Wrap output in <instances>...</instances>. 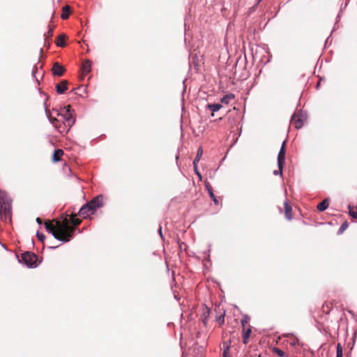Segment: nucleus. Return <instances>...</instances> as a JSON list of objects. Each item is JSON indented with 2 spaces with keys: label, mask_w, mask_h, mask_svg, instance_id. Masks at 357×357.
<instances>
[{
  "label": "nucleus",
  "mask_w": 357,
  "mask_h": 357,
  "mask_svg": "<svg viewBox=\"0 0 357 357\" xmlns=\"http://www.w3.org/2000/svg\"><path fill=\"white\" fill-rule=\"evenodd\" d=\"M68 81L62 80L60 83L56 85V92L59 94H63L68 90Z\"/></svg>",
  "instance_id": "obj_8"
},
{
  "label": "nucleus",
  "mask_w": 357,
  "mask_h": 357,
  "mask_svg": "<svg viewBox=\"0 0 357 357\" xmlns=\"http://www.w3.org/2000/svg\"><path fill=\"white\" fill-rule=\"evenodd\" d=\"M241 326L243 328H245L248 327V319L245 317L241 320Z\"/></svg>",
  "instance_id": "obj_26"
},
{
  "label": "nucleus",
  "mask_w": 357,
  "mask_h": 357,
  "mask_svg": "<svg viewBox=\"0 0 357 357\" xmlns=\"http://www.w3.org/2000/svg\"><path fill=\"white\" fill-rule=\"evenodd\" d=\"M52 73L54 75L62 76L65 72V68L63 66L60 65L59 63L56 62L53 64Z\"/></svg>",
  "instance_id": "obj_7"
},
{
  "label": "nucleus",
  "mask_w": 357,
  "mask_h": 357,
  "mask_svg": "<svg viewBox=\"0 0 357 357\" xmlns=\"http://www.w3.org/2000/svg\"><path fill=\"white\" fill-rule=\"evenodd\" d=\"M66 38V36L65 34H61L59 35L56 40V44L57 46L63 47L66 46L65 39Z\"/></svg>",
  "instance_id": "obj_16"
},
{
  "label": "nucleus",
  "mask_w": 357,
  "mask_h": 357,
  "mask_svg": "<svg viewBox=\"0 0 357 357\" xmlns=\"http://www.w3.org/2000/svg\"><path fill=\"white\" fill-rule=\"evenodd\" d=\"M284 214L285 217L287 220H291L292 218V208L291 205L288 203L287 201L284 202Z\"/></svg>",
  "instance_id": "obj_11"
},
{
  "label": "nucleus",
  "mask_w": 357,
  "mask_h": 357,
  "mask_svg": "<svg viewBox=\"0 0 357 357\" xmlns=\"http://www.w3.org/2000/svg\"><path fill=\"white\" fill-rule=\"evenodd\" d=\"M349 213L353 218H357V207L349 205Z\"/></svg>",
  "instance_id": "obj_21"
},
{
  "label": "nucleus",
  "mask_w": 357,
  "mask_h": 357,
  "mask_svg": "<svg viewBox=\"0 0 357 357\" xmlns=\"http://www.w3.org/2000/svg\"><path fill=\"white\" fill-rule=\"evenodd\" d=\"M218 322L222 325L225 323V313L223 314H221L218 319Z\"/></svg>",
  "instance_id": "obj_27"
},
{
  "label": "nucleus",
  "mask_w": 357,
  "mask_h": 357,
  "mask_svg": "<svg viewBox=\"0 0 357 357\" xmlns=\"http://www.w3.org/2000/svg\"><path fill=\"white\" fill-rule=\"evenodd\" d=\"M291 125L296 129L301 128L303 125V121L301 118L296 115H294L291 119Z\"/></svg>",
  "instance_id": "obj_10"
},
{
  "label": "nucleus",
  "mask_w": 357,
  "mask_h": 357,
  "mask_svg": "<svg viewBox=\"0 0 357 357\" xmlns=\"http://www.w3.org/2000/svg\"><path fill=\"white\" fill-rule=\"evenodd\" d=\"M91 62L90 60H86L82 63V70L83 75H86L91 71Z\"/></svg>",
  "instance_id": "obj_12"
},
{
  "label": "nucleus",
  "mask_w": 357,
  "mask_h": 357,
  "mask_svg": "<svg viewBox=\"0 0 357 357\" xmlns=\"http://www.w3.org/2000/svg\"><path fill=\"white\" fill-rule=\"evenodd\" d=\"M348 227V224L347 222H344L340 228V231L342 232L344 230H345Z\"/></svg>",
  "instance_id": "obj_30"
},
{
  "label": "nucleus",
  "mask_w": 357,
  "mask_h": 357,
  "mask_svg": "<svg viewBox=\"0 0 357 357\" xmlns=\"http://www.w3.org/2000/svg\"><path fill=\"white\" fill-rule=\"evenodd\" d=\"M64 152L62 149H56L54 151L52 155V160L54 162H57L61 160V157L63 155Z\"/></svg>",
  "instance_id": "obj_13"
},
{
  "label": "nucleus",
  "mask_w": 357,
  "mask_h": 357,
  "mask_svg": "<svg viewBox=\"0 0 357 357\" xmlns=\"http://www.w3.org/2000/svg\"><path fill=\"white\" fill-rule=\"evenodd\" d=\"M285 154H286V142L284 141L282 145L280 148L279 153L278 155V165L280 169V174H282V169L284 165L285 161Z\"/></svg>",
  "instance_id": "obj_6"
},
{
  "label": "nucleus",
  "mask_w": 357,
  "mask_h": 357,
  "mask_svg": "<svg viewBox=\"0 0 357 357\" xmlns=\"http://www.w3.org/2000/svg\"><path fill=\"white\" fill-rule=\"evenodd\" d=\"M202 154H203L202 149L201 147H199V149L197 150V155L193 160V165H196V163H197L199 161Z\"/></svg>",
  "instance_id": "obj_24"
},
{
  "label": "nucleus",
  "mask_w": 357,
  "mask_h": 357,
  "mask_svg": "<svg viewBox=\"0 0 357 357\" xmlns=\"http://www.w3.org/2000/svg\"><path fill=\"white\" fill-rule=\"evenodd\" d=\"M206 187L207 188V190L208 192L210 197L213 199L214 204L215 205H218L219 204V201L218 200V199L214 195L212 187L210 185H206Z\"/></svg>",
  "instance_id": "obj_19"
},
{
  "label": "nucleus",
  "mask_w": 357,
  "mask_h": 357,
  "mask_svg": "<svg viewBox=\"0 0 357 357\" xmlns=\"http://www.w3.org/2000/svg\"><path fill=\"white\" fill-rule=\"evenodd\" d=\"M336 357H342V347L340 343H338L337 345Z\"/></svg>",
  "instance_id": "obj_25"
},
{
  "label": "nucleus",
  "mask_w": 357,
  "mask_h": 357,
  "mask_svg": "<svg viewBox=\"0 0 357 357\" xmlns=\"http://www.w3.org/2000/svg\"><path fill=\"white\" fill-rule=\"evenodd\" d=\"M194 169H195V172L197 173V174L199 177H201V174H200L199 173V172L197 171V165H194Z\"/></svg>",
  "instance_id": "obj_31"
},
{
  "label": "nucleus",
  "mask_w": 357,
  "mask_h": 357,
  "mask_svg": "<svg viewBox=\"0 0 357 357\" xmlns=\"http://www.w3.org/2000/svg\"><path fill=\"white\" fill-rule=\"evenodd\" d=\"M48 28H49V30H48L47 33L45 34V43H48L50 44V40L52 36L53 30H54V26L49 25Z\"/></svg>",
  "instance_id": "obj_20"
},
{
  "label": "nucleus",
  "mask_w": 357,
  "mask_h": 357,
  "mask_svg": "<svg viewBox=\"0 0 357 357\" xmlns=\"http://www.w3.org/2000/svg\"><path fill=\"white\" fill-rule=\"evenodd\" d=\"M252 333V328L250 325H248V328H243L242 330V337H243V343L244 344H247L248 343V340Z\"/></svg>",
  "instance_id": "obj_9"
},
{
  "label": "nucleus",
  "mask_w": 357,
  "mask_h": 357,
  "mask_svg": "<svg viewBox=\"0 0 357 357\" xmlns=\"http://www.w3.org/2000/svg\"><path fill=\"white\" fill-rule=\"evenodd\" d=\"M70 13V7L69 6H65L62 9V14L61 17L63 20H66L69 17Z\"/></svg>",
  "instance_id": "obj_18"
},
{
  "label": "nucleus",
  "mask_w": 357,
  "mask_h": 357,
  "mask_svg": "<svg viewBox=\"0 0 357 357\" xmlns=\"http://www.w3.org/2000/svg\"><path fill=\"white\" fill-rule=\"evenodd\" d=\"M54 224L53 221H45L46 230L51 233L56 239L68 242L73 238L76 227L81 224L82 220L77 218L76 213H72L69 219L64 218L62 221L56 220Z\"/></svg>",
  "instance_id": "obj_1"
},
{
  "label": "nucleus",
  "mask_w": 357,
  "mask_h": 357,
  "mask_svg": "<svg viewBox=\"0 0 357 357\" xmlns=\"http://www.w3.org/2000/svg\"><path fill=\"white\" fill-rule=\"evenodd\" d=\"M234 98L235 96L233 93H228L221 98L220 102L221 103L227 105L231 100H234Z\"/></svg>",
  "instance_id": "obj_17"
},
{
  "label": "nucleus",
  "mask_w": 357,
  "mask_h": 357,
  "mask_svg": "<svg viewBox=\"0 0 357 357\" xmlns=\"http://www.w3.org/2000/svg\"><path fill=\"white\" fill-rule=\"evenodd\" d=\"M328 206H329V199L326 198L317 205V208L319 211H324L328 207Z\"/></svg>",
  "instance_id": "obj_15"
},
{
  "label": "nucleus",
  "mask_w": 357,
  "mask_h": 357,
  "mask_svg": "<svg viewBox=\"0 0 357 357\" xmlns=\"http://www.w3.org/2000/svg\"><path fill=\"white\" fill-rule=\"evenodd\" d=\"M273 352L280 357H287V355L282 350L278 347H273Z\"/></svg>",
  "instance_id": "obj_23"
},
{
  "label": "nucleus",
  "mask_w": 357,
  "mask_h": 357,
  "mask_svg": "<svg viewBox=\"0 0 357 357\" xmlns=\"http://www.w3.org/2000/svg\"><path fill=\"white\" fill-rule=\"evenodd\" d=\"M103 200L104 197L102 195H98L94 197L79 209L78 215L83 218L90 217L91 215L95 213L98 208L104 205Z\"/></svg>",
  "instance_id": "obj_3"
},
{
  "label": "nucleus",
  "mask_w": 357,
  "mask_h": 357,
  "mask_svg": "<svg viewBox=\"0 0 357 357\" xmlns=\"http://www.w3.org/2000/svg\"><path fill=\"white\" fill-rule=\"evenodd\" d=\"M37 237L41 241V242H43L44 240L45 239V236L42 233H39V232H37Z\"/></svg>",
  "instance_id": "obj_28"
},
{
  "label": "nucleus",
  "mask_w": 357,
  "mask_h": 357,
  "mask_svg": "<svg viewBox=\"0 0 357 357\" xmlns=\"http://www.w3.org/2000/svg\"><path fill=\"white\" fill-rule=\"evenodd\" d=\"M70 106L68 105L63 108V113H59L57 112V116L59 118L52 116L50 112L48 109H46V114L49 120L57 131L61 135L68 133L75 122V119L70 113Z\"/></svg>",
  "instance_id": "obj_2"
},
{
  "label": "nucleus",
  "mask_w": 357,
  "mask_h": 357,
  "mask_svg": "<svg viewBox=\"0 0 357 357\" xmlns=\"http://www.w3.org/2000/svg\"><path fill=\"white\" fill-rule=\"evenodd\" d=\"M289 344L291 346H296L297 344H298V340L297 338H293L290 342Z\"/></svg>",
  "instance_id": "obj_29"
},
{
  "label": "nucleus",
  "mask_w": 357,
  "mask_h": 357,
  "mask_svg": "<svg viewBox=\"0 0 357 357\" xmlns=\"http://www.w3.org/2000/svg\"><path fill=\"white\" fill-rule=\"evenodd\" d=\"M21 261L28 267H36L38 264V257L33 252H26L22 255Z\"/></svg>",
  "instance_id": "obj_5"
},
{
  "label": "nucleus",
  "mask_w": 357,
  "mask_h": 357,
  "mask_svg": "<svg viewBox=\"0 0 357 357\" xmlns=\"http://www.w3.org/2000/svg\"><path fill=\"white\" fill-rule=\"evenodd\" d=\"M229 351V346H227V348L224 351V353H223V355H224V357H226L227 356V351Z\"/></svg>",
  "instance_id": "obj_32"
},
{
  "label": "nucleus",
  "mask_w": 357,
  "mask_h": 357,
  "mask_svg": "<svg viewBox=\"0 0 357 357\" xmlns=\"http://www.w3.org/2000/svg\"><path fill=\"white\" fill-rule=\"evenodd\" d=\"M273 174H274L275 175H278V174H280V175H282V174H280V169H279V168H278V170H275V171L273 172Z\"/></svg>",
  "instance_id": "obj_33"
},
{
  "label": "nucleus",
  "mask_w": 357,
  "mask_h": 357,
  "mask_svg": "<svg viewBox=\"0 0 357 357\" xmlns=\"http://www.w3.org/2000/svg\"><path fill=\"white\" fill-rule=\"evenodd\" d=\"M222 106L221 104L216 103V104H208V105H207L206 108L212 112L211 116H213L214 112L220 110L222 108Z\"/></svg>",
  "instance_id": "obj_14"
},
{
  "label": "nucleus",
  "mask_w": 357,
  "mask_h": 357,
  "mask_svg": "<svg viewBox=\"0 0 357 357\" xmlns=\"http://www.w3.org/2000/svg\"><path fill=\"white\" fill-rule=\"evenodd\" d=\"M12 206L10 199L5 194L0 195V218L7 222L11 220Z\"/></svg>",
  "instance_id": "obj_4"
},
{
  "label": "nucleus",
  "mask_w": 357,
  "mask_h": 357,
  "mask_svg": "<svg viewBox=\"0 0 357 357\" xmlns=\"http://www.w3.org/2000/svg\"><path fill=\"white\" fill-rule=\"evenodd\" d=\"M332 308V304L331 303L326 302L323 304L322 310L326 314H329Z\"/></svg>",
  "instance_id": "obj_22"
},
{
  "label": "nucleus",
  "mask_w": 357,
  "mask_h": 357,
  "mask_svg": "<svg viewBox=\"0 0 357 357\" xmlns=\"http://www.w3.org/2000/svg\"><path fill=\"white\" fill-rule=\"evenodd\" d=\"M36 222H37L39 225H41V224H42V220H41L40 218H36Z\"/></svg>",
  "instance_id": "obj_34"
},
{
  "label": "nucleus",
  "mask_w": 357,
  "mask_h": 357,
  "mask_svg": "<svg viewBox=\"0 0 357 357\" xmlns=\"http://www.w3.org/2000/svg\"><path fill=\"white\" fill-rule=\"evenodd\" d=\"M262 1V0H258L257 3H259L260 1Z\"/></svg>",
  "instance_id": "obj_35"
}]
</instances>
